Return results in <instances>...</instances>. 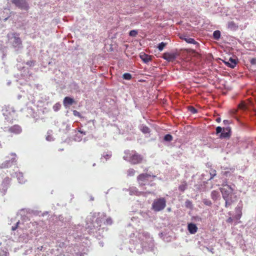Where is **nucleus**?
<instances>
[{
  "label": "nucleus",
  "mask_w": 256,
  "mask_h": 256,
  "mask_svg": "<svg viewBox=\"0 0 256 256\" xmlns=\"http://www.w3.org/2000/svg\"><path fill=\"white\" fill-rule=\"evenodd\" d=\"M238 108L240 109L245 110L246 109V106L244 102H242L238 105Z\"/></svg>",
  "instance_id": "cd10ccee"
},
{
  "label": "nucleus",
  "mask_w": 256,
  "mask_h": 256,
  "mask_svg": "<svg viewBox=\"0 0 256 256\" xmlns=\"http://www.w3.org/2000/svg\"><path fill=\"white\" fill-rule=\"evenodd\" d=\"M110 156H111V155L110 154H106V155L104 156V157L106 159H108V158H110Z\"/></svg>",
  "instance_id": "58836bf2"
},
{
  "label": "nucleus",
  "mask_w": 256,
  "mask_h": 256,
  "mask_svg": "<svg viewBox=\"0 0 256 256\" xmlns=\"http://www.w3.org/2000/svg\"><path fill=\"white\" fill-rule=\"evenodd\" d=\"M242 208L240 207H238L236 208V211L238 210L239 213L236 215L235 218L236 220H239L241 218L242 216Z\"/></svg>",
  "instance_id": "412c9836"
},
{
  "label": "nucleus",
  "mask_w": 256,
  "mask_h": 256,
  "mask_svg": "<svg viewBox=\"0 0 256 256\" xmlns=\"http://www.w3.org/2000/svg\"><path fill=\"white\" fill-rule=\"evenodd\" d=\"M204 204H206V206H210L212 204L210 200H204Z\"/></svg>",
  "instance_id": "c756f323"
},
{
  "label": "nucleus",
  "mask_w": 256,
  "mask_h": 256,
  "mask_svg": "<svg viewBox=\"0 0 256 256\" xmlns=\"http://www.w3.org/2000/svg\"><path fill=\"white\" fill-rule=\"evenodd\" d=\"M230 199L231 198L224 199L226 201L225 206L226 208H228V206H230L231 205L232 201L230 200Z\"/></svg>",
  "instance_id": "a878e982"
},
{
  "label": "nucleus",
  "mask_w": 256,
  "mask_h": 256,
  "mask_svg": "<svg viewBox=\"0 0 256 256\" xmlns=\"http://www.w3.org/2000/svg\"><path fill=\"white\" fill-rule=\"evenodd\" d=\"M184 39L188 43L196 45V47L199 46V44L197 42H196L194 38H185Z\"/></svg>",
  "instance_id": "dca6fc26"
},
{
  "label": "nucleus",
  "mask_w": 256,
  "mask_h": 256,
  "mask_svg": "<svg viewBox=\"0 0 256 256\" xmlns=\"http://www.w3.org/2000/svg\"><path fill=\"white\" fill-rule=\"evenodd\" d=\"M227 26L231 30H236L238 28V25L234 22L231 21L228 23Z\"/></svg>",
  "instance_id": "2eb2a0df"
},
{
  "label": "nucleus",
  "mask_w": 256,
  "mask_h": 256,
  "mask_svg": "<svg viewBox=\"0 0 256 256\" xmlns=\"http://www.w3.org/2000/svg\"><path fill=\"white\" fill-rule=\"evenodd\" d=\"M2 111L5 120L10 123H12L16 120V112L12 108L6 106L3 108Z\"/></svg>",
  "instance_id": "f03ea898"
},
{
  "label": "nucleus",
  "mask_w": 256,
  "mask_h": 256,
  "mask_svg": "<svg viewBox=\"0 0 256 256\" xmlns=\"http://www.w3.org/2000/svg\"><path fill=\"white\" fill-rule=\"evenodd\" d=\"M78 131L79 132H80V134H82L84 135H86V132H83V131H82V130H78Z\"/></svg>",
  "instance_id": "ea45409f"
},
{
  "label": "nucleus",
  "mask_w": 256,
  "mask_h": 256,
  "mask_svg": "<svg viewBox=\"0 0 256 256\" xmlns=\"http://www.w3.org/2000/svg\"><path fill=\"white\" fill-rule=\"evenodd\" d=\"M18 224H19V222H16V226H12V230H15L17 228Z\"/></svg>",
  "instance_id": "c9c22d12"
},
{
  "label": "nucleus",
  "mask_w": 256,
  "mask_h": 256,
  "mask_svg": "<svg viewBox=\"0 0 256 256\" xmlns=\"http://www.w3.org/2000/svg\"><path fill=\"white\" fill-rule=\"evenodd\" d=\"M151 176L150 174H139L137 177V180L140 186H144L146 182H148V178Z\"/></svg>",
  "instance_id": "423d86ee"
},
{
  "label": "nucleus",
  "mask_w": 256,
  "mask_h": 256,
  "mask_svg": "<svg viewBox=\"0 0 256 256\" xmlns=\"http://www.w3.org/2000/svg\"><path fill=\"white\" fill-rule=\"evenodd\" d=\"M60 105L59 104H56L54 106V110H58L60 109Z\"/></svg>",
  "instance_id": "2f4dec72"
},
{
  "label": "nucleus",
  "mask_w": 256,
  "mask_h": 256,
  "mask_svg": "<svg viewBox=\"0 0 256 256\" xmlns=\"http://www.w3.org/2000/svg\"><path fill=\"white\" fill-rule=\"evenodd\" d=\"M162 58L168 62H173L176 58V54L174 53L166 52L164 54Z\"/></svg>",
  "instance_id": "9d476101"
},
{
  "label": "nucleus",
  "mask_w": 256,
  "mask_h": 256,
  "mask_svg": "<svg viewBox=\"0 0 256 256\" xmlns=\"http://www.w3.org/2000/svg\"><path fill=\"white\" fill-rule=\"evenodd\" d=\"M166 206V199L164 198H161L154 200L152 204V208L154 211L159 212L164 209Z\"/></svg>",
  "instance_id": "7ed1b4c3"
},
{
  "label": "nucleus",
  "mask_w": 256,
  "mask_h": 256,
  "mask_svg": "<svg viewBox=\"0 0 256 256\" xmlns=\"http://www.w3.org/2000/svg\"><path fill=\"white\" fill-rule=\"evenodd\" d=\"M186 207L190 208L192 206V203L190 200H187L186 202Z\"/></svg>",
  "instance_id": "7c9ffc66"
},
{
  "label": "nucleus",
  "mask_w": 256,
  "mask_h": 256,
  "mask_svg": "<svg viewBox=\"0 0 256 256\" xmlns=\"http://www.w3.org/2000/svg\"><path fill=\"white\" fill-rule=\"evenodd\" d=\"M188 232L191 234H194L198 231V228H197L196 224H192V223H190V224H188Z\"/></svg>",
  "instance_id": "f8f14e48"
},
{
  "label": "nucleus",
  "mask_w": 256,
  "mask_h": 256,
  "mask_svg": "<svg viewBox=\"0 0 256 256\" xmlns=\"http://www.w3.org/2000/svg\"><path fill=\"white\" fill-rule=\"evenodd\" d=\"M8 20V18H6L5 19H4V20Z\"/></svg>",
  "instance_id": "79ce46f5"
},
{
  "label": "nucleus",
  "mask_w": 256,
  "mask_h": 256,
  "mask_svg": "<svg viewBox=\"0 0 256 256\" xmlns=\"http://www.w3.org/2000/svg\"><path fill=\"white\" fill-rule=\"evenodd\" d=\"M10 2L18 8L27 10L30 6L26 0H10Z\"/></svg>",
  "instance_id": "20e7f679"
},
{
  "label": "nucleus",
  "mask_w": 256,
  "mask_h": 256,
  "mask_svg": "<svg viewBox=\"0 0 256 256\" xmlns=\"http://www.w3.org/2000/svg\"><path fill=\"white\" fill-rule=\"evenodd\" d=\"M220 30H215L213 33V38L216 40H218L220 36Z\"/></svg>",
  "instance_id": "aec40b11"
},
{
  "label": "nucleus",
  "mask_w": 256,
  "mask_h": 256,
  "mask_svg": "<svg viewBox=\"0 0 256 256\" xmlns=\"http://www.w3.org/2000/svg\"><path fill=\"white\" fill-rule=\"evenodd\" d=\"M224 199L231 198L233 190L230 186H226V188H220Z\"/></svg>",
  "instance_id": "39448f33"
},
{
  "label": "nucleus",
  "mask_w": 256,
  "mask_h": 256,
  "mask_svg": "<svg viewBox=\"0 0 256 256\" xmlns=\"http://www.w3.org/2000/svg\"><path fill=\"white\" fill-rule=\"evenodd\" d=\"M224 123L225 124H228L229 123V122L228 120H224Z\"/></svg>",
  "instance_id": "a19ab883"
},
{
  "label": "nucleus",
  "mask_w": 256,
  "mask_h": 256,
  "mask_svg": "<svg viewBox=\"0 0 256 256\" xmlns=\"http://www.w3.org/2000/svg\"><path fill=\"white\" fill-rule=\"evenodd\" d=\"M8 131L14 134H19L22 133V127L18 124H14L8 128Z\"/></svg>",
  "instance_id": "6e6552de"
},
{
  "label": "nucleus",
  "mask_w": 256,
  "mask_h": 256,
  "mask_svg": "<svg viewBox=\"0 0 256 256\" xmlns=\"http://www.w3.org/2000/svg\"><path fill=\"white\" fill-rule=\"evenodd\" d=\"M250 64H256V58H252L250 60Z\"/></svg>",
  "instance_id": "f704fd0d"
},
{
  "label": "nucleus",
  "mask_w": 256,
  "mask_h": 256,
  "mask_svg": "<svg viewBox=\"0 0 256 256\" xmlns=\"http://www.w3.org/2000/svg\"><path fill=\"white\" fill-rule=\"evenodd\" d=\"M73 114L75 116H78L79 117L80 116V113L76 110L73 111Z\"/></svg>",
  "instance_id": "72a5a7b5"
},
{
  "label": "nucleus",
  "mask_w": 256,
  "mask_h": 256,
  "mask_svg": "<svg viewBox=\"0 0 256 256\" xmlns=\"http://www.w3.org/2000/svg\"><path fill=\"white\" fill-rule=\"evenodd\" d=\"M233 221V219L231 218V217H230L228 218V220H226V222H229V223H232Z\"/></svg>",
  "instance_id": "e433bc0d"
},
{
  "label": "nucleus",
  "mask_w": 256,
  "mask_h": 256,
  "mask_svg": "<svg viewBox=\"0 0 256 256\" xmlns=\"http://www.w3.org/2000/svg\"><path fill=\"white\" fill-rule=\"evenodd\" d=\"M136 170L133 168H130L128 170V176H132L134 175Z\"/></svg>",
  "instance_id": "b1692460"
},
{
  "label": "nucleus",
  "mask_w": 256,
  "mask_h": 256,
  "mask_svg": "<svg viewBox=\"0 0 256 256\" xmlns=\"http://www.w3.org/2000/svg\"><path fill=\"white\" fill-rule=\"evenodd\" d=\"M222 132V128L220 126H218L216 128V134H218Z\"/></svg>",
  "instance_id": "473e14b6"
},
{
  "label": "nucleus",
  "mask_w": 256,
  "mask_h": 256,
  "mask_svg": "<svg viewBox=\"0 0 256 256\" xmlns=\"http://www.w3.org/2000/svg\"><path fill=\"white\" fill-rule=\"evenodd\" d=\"M140 130L144 134H148L150 132V129L146 126L142 125Z\"/></svg>",
  "instance_id": "a211bd4d"
},
{
  "label": "nucleus",
  "mask_w": 256,
  "mask_h": 256,
  "mask_svg": "<svg viewBox=\"0 0 256 256\" xmlns=\"http://www.w3.org/2000/svg\"><path fill=\"white\" fill-rule=\"evenodd\" d=\"M140 58L142 60L145 62L148 63L149 62L152 60V56L148 55L145 53H142L140 56Z\"/></svg>",
  "instance_id": "ddd939ff"
},
{
  "label": "nucleus",
  "mask_w": 256,
  "mask_h": 256,
  "mask_svg": "<svg viewBox=\"0 0 256 256\" xmlns=\"http://www.w3.org/2000/svg\"><path fill=\"white\" fill-rule=\"evenodd\" d=\"M166 43L164 42H162L160 43L158 46V48L160 51H162L164 48L166 46Z\"/></svg>",
  "instance_id": "4be33fe9"
},
{
  "label": "nucleus",
  "mask_w": 256,
  "mask_h": 256,
  "mask_svg": "<svg viewBox=\"0 0 256 256\" xmlns=\"http://www.w3.org/2000/svg\"><path fill=\"white\" fill-rule=\"evenodd\" d=\"M230 128H224L220 137L221 138H229L230 136Z\"/></svg>",
  "instance_id": "9b49d317"
},
{
  "label": "nucleus",
  "mask_w": 256,
  "mask_h": 256,
  "mask_svg": "<svg viewBox=\"0 0 256 256\" xmlns=\"http://www.w3.org/2000/svg\"><path fill=\"white\" fill-rule=\"evenodd\" d=\"M152 177H153V178H155V177H156V176H152Z\"/></svg>",
  "instance_id": "37998d69"
},
{
  "label": "nucleus",
  "mask_w": 256,
  "mask_h": 256,
  "mask_svg": "<svg viewBox=\"0 0 256 256\" xmlns=\"http://www.w3.org/2000/svg\"><path fill=\"white\" fill-rule=\"evenodd\" d=\"M11 34L14 38L12 42V46L14 48H20L22 45V41L19 36V34L13 32Z\"/></svg>",
  "instance_id": "0eeeda50"
},
{
  "label": "nucleus",
  "mask_w": 256,
  "mask_h": 256,
  "mask_svg": "<svg viewBox=\"0 0 256 256\" xmlns=\"http://www.w3.org/2000/svg\"><path fill=\"white\" fill-rule=\"evenodd\" d=\"M224 62L228 66L231 68H234L238 63V59L236 58H233L230 57L228 61L224 60Z\"/></svg>",
  "instance_id": "1a4fd4ad"
},
{
  "label": "nucleus",
  "mask_w": 256,
  "mask_h": 256,
  "mask_svg": "<svg viewBox=\"0 0 256 256\" xmlns=\"http://www.w3.org/2000/svg\"><path fill=\"white\" fill-rule=\"evenodd\" d=\"M217 121H220V118L217 119Z\"/></svg>",
  "instance_id": "c03bdc74"
},
{
  "label": "nucleus",
  "mask_w": 256,
  "mask_h": 256,
  "mask_svg": "<svg viewBox=\"0 0 256 256\" xmlns=\"http://www.w3.org/2000/svg\"><path fill=\"white\" fill-rule=\"evenodd\" d=\"M164 139L165 141L170 142L172 140V136L170 134H167L164 136Z\"/></svg>",
  "instance_id": "5701e85b"
},
{
  "label": "nucleus",
  "mask_w": 256,
  "mask_h": 256,
  "mask_svg": "<svg viewBox=\"0 0 256 256\" xmlns=\"http://www.w3.org/2000/svg\"><path fill=\"white\" fill-rule=\"evenodd\" d=\"M122 78L124 79L130 80L132 78V75L129 73H125L123 74Z\"/></svg>",
  "instance_id": "393cba45"
},
{
  "label": "nucleus",
  "mask_w": 256,
  "mask_h": 256,
  "mask_svg": "<svg viewBox=\"0 0 256 256\" xmlns=\"http://www.w3.org/2000/svg\"><path fill=\"white\" fill-rule=\"evenodd\" d=\"M74 102V100L68 96L65 97L64 100V106H68L72 105Z\"/></svg>",
  "instance_id": "4468645a"
},
{
  "label": "nucleus",
  "mask_w": 256,
  "mask_h": 256,
  "mask_svg": "<svg viewBox=\"0 0 256 256\" xmlns=\"http://www.w3.org/2000/svg\"><path fill=\"white\" fill-rule=\"evenodd\" d=\"M138 31L136 30H130L129 32V35L130 36L134 37L138 34Z\"/></svg>",
  "instance_id": "bb28decb"
},
{
  "label": "nucleus",
  "mask_w": 256,
  "mask_h": 256,
  "mask_svg": "<svg viewBox=\"0 0 256 256\" xmlns=\"http://www.w3.org/2000/svg\"><path fill=\"white\" fill-rule=\"evenodd\" d=\"M189 110L192 114H196L197 112V110L192 106H190L189 108Z\"/></svg>",
  "instance_id": "c85d7f7f"
},
{
  "label": "nucleus",
  "mask_w": 256,
  "mask_h": 256,
  "mask_svg": "<svg viewBox=\"0 0 256 256\" xmlns=\"http://www.w3.org/2000/svg\"><path fill=\"white\" fill-rule=\"evenodd\" d=\"M187 183L183 182L178 186V190L181 192H184L187 188Z\"/></svg>",
  "instance_id": "f3484780"
},
{
  "label": "nucleus",
  "mask_w": 256,
  "mask_h": 256,
  "mask_svg": "<svg viewBox=\"0 0 256 256\" xmlns=\"http://www.w3.org/2000/svg\"><path fill=\"white\" fill-rule=\"evenodd\" d=\"M211 174V177H210V179H212V178H213L214 177V176L216 175V171L214 170V171L213 172V173H211V174Z\"/></svg>",
  "instance_id": "4c0bfd02"
},
{
  "label": "nucleus",
  "mask_w": 256,
  "mask_h": 256,
  "mask_svg": "<svg viewBox=\"0 0 256 256\" xmlns=\"http://www.w3.org/2000/svg\"><path fill=\"white\" fill-rule=\"evenodd\" d=\"M124 160L129 162L133 164H140L143 160V156L138 154L135 150H127L124 152Z\"/></svg>",
  "instance_id": "f257e3e1"
},
{
  "label": "nucleus",
  "mask_w": 256,
  "mask_h": 256,
  "mask_svg": "<svg viewBox=\"0 0 256 256\" xmlns=\"http://www.w3.org/2000/svg\"><path fill=\"white\" fill-rule=\"evenodd\" d=\"M220 196L219 192L216 190H213L211 193L212 198L216 200Z\"/></svg>",
  "instance_id": "6ab92c4d"
}]
</instances>
